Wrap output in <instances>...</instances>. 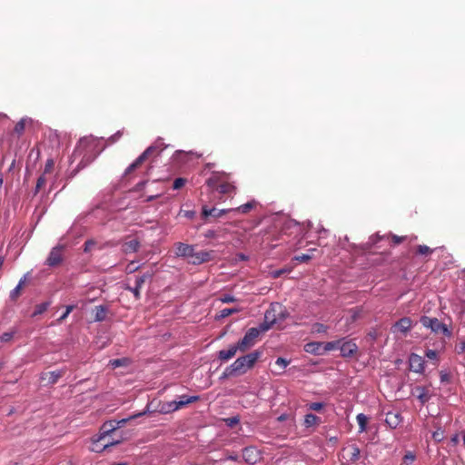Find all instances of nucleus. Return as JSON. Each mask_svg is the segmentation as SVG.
I'll return each instance as SVG.
<instances>
[{
  "mask_svg": "<svg viewBox=\"0 0 465 465\" xmlns=\"http://www.w3.org/2000/svg\"><path fill=\"white\" fill-rule=\"evenodd\" d=\"M230 174L224 172H213L206 180L205 184L211 192L232 197L236 193L237 187L229 181Z\"/></svg>",
  "mask_w": 465,
  "mask_h": 465,
  "instance_id": "1",
  "label": "nucleus"
},
{
  "mask_svg": "<svg viewBox=\"0 0 465 465\" xmlns=\"http://www.w3.org/2000/svg\"><path fill=\"white\" fill-rule=\"evenodd\" d=\"M261 356V352L255 351L242 357L238 358L232 364L226 368L224 375H234L245 373L252 368Z\"/></svg>",
  "mask_w": 465,
  "mask_h": 465,
  "instance_id": "2",
  "label": "nucleus"
},
{
  "mask_svg": "<svg viewBox=\"0 0 465 465\" xmlns=\"http://www.w3.org/2000/svg\"><path fill=\"white\" fill-rule=\"evenodd\" d=\"M125 422V419L121 420H107L101 426L97 441H103L104 449L117 445L123 441L124 439L122 436L112 440H107V437L111 433H114Z\"/></svg>",
  "mask_w": 465,
  "mask_h": 465,
  "instance_id": "3",
  "label": "nucleus"
},
{
  "mask_svg": "<svg viewBox=\"0 0 465 465\" xmlns=\"http://www.w3.org/2000/svg\"><path fill=\"white\" fill-rule=\"evenodd\" d=\"M420 322L424 327L430 329L433 332L442 333L449 338L451 336V331L449 330L447 325L437 318L422 316L420 318Z\"/></svg>",
  "mask_w": 465,
  "mask_h": 465,
  "instance_id": "4",
  "label": "nucleus"
},
{
  "mask_svg": "<svg viewBox=\"0 0 465 465\" xmlns=\"http://www.w3.org/2000/svg\"><path fill=\"white\" fill-rule=\"evenodd\" d=\"M260 335V330L258 328H250L243 338L240 340L237 343L240 346L241 351H245L251 347H252L258 336Z\"/></svg>",
  "mask_w": 465,
  "mask_h": 465,
  "instance_id": "5",
  "label": "nucleus"
},
{
  "mask_svg": "<svg viewBox=\"0 0 465 465\" xmlns=\"http://www.w3.org/2000/svg\"><path fill=\"white\" fill-rule=\"evenodd\" d=\"M157 151V148L154 146H149L141 155H139L135 161L131 163L125 170L124 175L127 176L131 174L134 171L140 168L141 165L155 152Z\"/></svg>",
  "mask_w": 465,
  "mask_h": 465,
  "instance_id": "6",
  "label": "nucleus"
},
{
  "mask_svg": "<svg viewBox=\"0 0 465 465\" xmlns=\"http://www.w3.org/2000/svg\"><path fill=\"white\" fill-rule=\"evenodd\" d=\"M242 458L246 463L254 465L262 460V454L256 447L248 446L242 450Z\"/></svg>",
  "mask_w": 465,
  "mask_h": 465,
  "instance_id": "7",
  "label": "nucleus"
},
{
  "mask_svg": "<svg viewBox=\"0 0 465 465\" xmlns=\"http://www.w3.org/2000/svg\"><path fill=\"white\" fill-rule=\"evenodd\" d=\"M63 252H64L63 245H58V246L54 247L51 250L49 256L46 260V264L51 267L59 265L63 262V259H64Z\"/></svg>",
  "mask_w": 465,
  "mask_h": 465,
  "instance_id": "8",
  "label": "nucleus"
},
{
  "mask_svg": "<svg viewBox=\"0 0 465 465\" xmlns=\"http://www.w3.org/2000/svg\"><path fill=\"white\" fill-rule=\"evenodd\" d=\"M213 257V251H200L193 252L192 258L189 261L193 265H199L207 262H210Z\"/></svg>",
  "mask_w": 465,
  "mask_h": 465,
  "instance_id": "9",
  "label": "nucleus"
},
{
  "mask_svg": "<svg viewBox=\"0 0 465 465\" xmlns=\"http://www.w3.org/2000/svg\"><path fill=\"white\" fill-rule=\"evenodd\" d=\"M410 370L416 373L424 371L425 361L423 358L416 353H411L409 357Z\"/></svg>",
  "mask_w": 465,
  "mask_h": 465,
  "instance_id": "10",
  "label": "nucleus"
},
{
  "mask_svg": "<svg viewBox=\"0 0 465 465\" xmlns=\"http://www.w3.org/2000/svg\"><path fill=\"white\" fill-rule=\"evenodd\" d=\"M411 320L409 317H403L396 322L391 330L393 332L401 331L402 333H407L411 328Z\"/></svg>",
  "mask_w": 465,
  "mask_h": 465,
  "instance_id": "11",
  "label": "nucleus"
},
{
  "mask_svg": "<svg viewBox=\"0 0 465 465\" xmlns=\"http://www.w3.org/2000/svg\"><path fill=\"white\" fill-rule=\"evenodd\" d=\"M194 247L183 242H177L175 244V254L179 257L192 258Z\"/></svg>",
  "mask_w": 465,
  "mask_h": 465,
  "instance_id": "12",
  "label": "nucleus"
},
{
  "mask_svg": "<svg viewBox=\"0 0 465 465\" xmlns=\"http://www.w3.org/2000/svg\"><path fill=\"white\" fill-rule=\"evenodd\" d=\"M357 349L358 347L356 343L352 342L351 341H343L341 344H340L341 354L342 357H352L356 353Z\"/></svg>",
  "mask_w": 465,
  "mask_h": 465,
  "instance_id": "13",
  "label": "nucleus"
},
{
  "mask_svg": "<svg viewBox=\"0 0 465 465\" xmlns=\"http://www.w3.org/2000/svg\"><path fill=\"white\" fill-rule=\"evenodd\" d=\"M140 248V242L136 238L126 240L122 244V252L125 254L136 252Z\"/></svg>",
  "mask_w": 465,
  "mask_h": 465,
  "instance_id": "14",
  "label": "nucleus"
},
{
  "mask_svg": "<svg viewBox=\"0 0 465 465\" xmlns=\"http://www.w3.org/2000/svg\"><path fill=\"white\" fill-rule=\"evenodd\" d=\"M229 212H232V209H222V210H217L216 208L209 209L206 205H203V209H202V215L203 217H208V216L221 217Z\"/></svg>",
  "mask_w": 465,
  "mask_h": 465,
  "instance_id": "15",
  "label": "nucleus"
},
{
  "mask_svg": "<svg viewBox=\"0 0 465 465\" xmlns=\"http://www.w3.org/2000/svg\"><path fill=\"white\" fill-rule=\"evenodd\" d=\"M64 370L49 371L46 373H43L41 376V380L44 381L47 379L49 384H55L58 381V380L64 375Z\"/></svg>",
  "mask_w": 465,
  "mask_h": 465,
  "instance_id": "16",
  "label": "nucleus"
},
{
  "mask_svg": "<svg viewBox=\"0 0 465 465\" xmlns=\"http://www.w3.org/2000/svg\"><path fill=\"white\" fill-rule=\"evenodd\" d=\"M402 420V418L399 412H387L385 422L392 429L397 428Z\"/></svg>",
  "mask_w": 465,
  "mask_h": 465,
  "instance_id": "17",
  "label": "nucleus"
},
{
  "mask_svg": "<svg viewBox=\"0 0 465 465\" xmlns=\"http://www.w3.org/2000/svg\"><path fill=\"white\" fill-rule=\"evenodd\" d=\"M323 349V342L320 341H312L308 342L304 345V351L309 353L316 354V355H322L324 351H322Z\"/></svg>",
  "mask_w": 465,
  "mask_h": 465,
  "instance_id": "18",
  "label": "nucleus"
},
{
  "mask_svg": "<svg viewBox=\"0 0 465 465\" xmlns=\"http://www.w3.org/2000/svg\"><path fill=\"white\" fill-rule=\"evenodd\" d=\"M31 123L32 120L30 118L24 117L20 119V121L16 123L12 134L15 135L17 138L21 137L25 133L26 124Z\"/></svg>",
  "mask_w": 465,
  "mask_h": 465,
  "instance_id": "19",
  "label": "nucleus"
},
{
  "mask_svg": "<svg viewBox=\"0 0 465 465\" xmlns=\"http://www.w3.org/2000/svg\"><path fill=\"white\" fill-rule=\"evenodd\" d=\"M237 351H240V346L238 343L235 345H231L227 350L220 351L218 357L221 361H228L236 354Z\"/></svg>",
  "mask_w": 465,
  "mask_h": 465,
  "instance_id": "20",
  "label": "nucleus"
},
{
  "mask_svg": "<svg viewBox=\"0 0 465 465\" xmlns=\"http://www.w3.org/2000/svg\"><path fill=\"white\" fill-rule=\"evenodd\" d=\"M276 307H280L279 304H272L271 307L265 312L264 319L270 322L272 324H274L277 321L276 316Z\"/></svg>",
  "mask_w": 465,
  "mask_h": 465,
  "instance_id": "21",
  "label": "nucleus"
},
{
  "mask_svg": "<svg viewBox=\"0 0 465 465\" xmlns=\"http://www.w3.org/2000/svg\"><path fill=\"white\" fill-rule=\"evenodd\" d=\"M257 205V202L252 200L244 204L240 205L237 208H233L232 212H239L241 213H248L251 210H252Z\"/></svg>",
  "mask_w": 465,
  "mask_h": 465,
  "instance_id": "22",
  "label": "nucleus"
},
{
  "mask_svg": "<svg viewBox=\"0 0 465 465\" xmlns=\"http://www.w3.org/2000/svg\"><path fill=\"white\" fill-rule=\"evenodd\" d=\"M94 320L96 322H103L106 318L107 308L105 306L100 305L96 306L94 310Z\"/></svg>",
  "mask_w": 465,
  "mask_h": 465,
  "instance_id": "23",
  "label": "nucleus"
},
{
  "mask_svg": "<svg viewBox=\"0 0 465 465\" xmlns=\"http://www.w3.org/2000/svg\"><path fill=\"white\" fill-rule=\"evenodd\" d=\"M356 420L359 425V432H365L367 430V424L369 420L368 417L363 413H360L357 415Z\"/></svg>",
  "mask_w": 465,
  "mask_h": 465,
  "instance_id": "24",
  "label": "nucleus"
},
{
  "mask_svg": "<svg viewBox=\"0 0 465 465\" xmlns=\"http://www.w3.org/2000/svg\"><path fill=\"white\" fill-rule=\"evenodd\" d=\"M199 399H200V397L195 395V396H191L189 398H186V401H181L180 400L175 401L173 409L180 410V409L187 406L190 403H193V402L199 401Z\"/></svg>",
  "mask_w": 465,
  "mask_h": 465,
  "instance_id": "25",
  "label": "nucleus"
},
{
  "mask_svg": "<svg viewBox=\"0 0 465 465\" xmlns=\"http://www.w3.org/2000/svg\"><path fill=\"white\" fill-rule=\"evenodd\" d=\"M25 282V278H23L19 281L17 286L10 292L11 300L15 301L20 296Z\"/></svg>",
  "mask_w": 465,
  "mask_h": 465,
  "instance_id": "26",
  "label": "nucleus"
},
{
  "mask_svg": "<svg viewBox=\"0 0 465 465\" xmlns=\"http://www.w3.org/2000/svg\"><path fill=\"white\" fill-rule=\"evenodd\" d=\"M320 420V418L312 413H308L304 417V425L306 427H312L316 425Z\"/></svg>",
  "mask_w": 465,
  "mask_h": 465,
  "instance_id": "27",
  "label": "nucleus"
},
{
  "mask_svg": "<svg viewBox=\"0 0 465 465\" xmlns=\"http://www.w3.org/2000/svg\"><path fill=\"white\" fill-rule=\"evenodd\" d=\"M350 460L352 462L357 461L361 457V450L360 448L353 444L350 446Z\"/></svg>",
  "mask_w": 465,
  "mask_h": 465,
  "instance_id": "28",
  "label": "nucleus"
},
{
  "mask_svg": "<svg viewBox=\"0 0 465 465\" xmlns=\"http://www.w3.org/2000/svg\"><path fill=\"white\" fill-rule=\"evenodd\" d=\"M238 312H239V309H236V308H232V309L225 308L219 312V313L215 316V319L216 320L223 319V318H226V317L230 316L231 314Z\"/></svg>",
  "mask_w": 465,
  "mask_h": 465,
  "instance_id": "29",
  "label": "nucleus"
},
{
  "mask_svg": "<svg viewBox=\"0 0 465 465\" xmlns=\"http://www.w3.org/2000/svg\"><path fill=\"white\" fill-rule=\"evenodd\" d=\"M129 363V360L127 358H121V359H114L111 360L109 361V364L112 366L113 369L121 367V366H126Z\"/></svg>",
  "mask_w": 465,
  "mask_h": 465,
  "instance_id": "30",
  "label": "nucleus"
},
{
  "mask_svg": "<svg viewBox=\"0 0 465 465\" xmlns=\"http://www.w3.org/2000/svg\"><path fill=\"white\" fill-rule=\"evenodd\" d=\"M341 342V341L323 342L322 351H324V353H325L326 351H330L335 350L337 348H340Z\"/></svg>",
  "mask_w": 465,
  "mask_h": 465,
  "instance_id": "31",
  "label": "nucleus"
},
{
  "mask_svg": "<svg viewBox=\"0 0 465 465\" xmlns=\"http://www.w3.org/2000/svg\"><path fill=\"white\" fill-rule=\"evenodd\" d=\"M416 460V455L412 451H407L403 456L402 462L404 465H412Z\"/></svg>",
  "mask_w": 465,
  "mask_h": 465,
  "instance_id": "32",
  "label": "nucleus"
},
{
  "mask_svg": "<svg viewBox=\"0 0 465 465\" xmlns=\"http://www.w3.org/2000/svg\"><path fill=\"white\" fill-rule=\"evenodd\" d=\"M433 252V250L428 247L427 245H418L417 246V253L420 255H430Z\"/></svg>",
  "mask_w": 465,
  "mask_h": 465,
  "instance_id": "33",
  "label": "nucleus"
},
{
  "mask_svg": "<svg viewBox=\"0 0 465 465\" xmlns=\"http://www.w3.org/2000/svg\"><path fill=\"white\" fill-rule=\"evenodd\" d=\"M153 277L152 273H144L143 275L137 277L135 280V283H137L138 288H142L146 280L151 279Z\"/></svg>",
  "mask_w": 465,
  "mask_h": 465,
  "instance_id": "34",
  "label": "nucleus"
},
{
  "mask_svg": "<svg viewBox=\"0 0 465 465\" xmlns=\"http://www.w3.org/2000/svg\"><path fill=\"white\" fill-rule=\"evenodd\" d=\"M175 401H168L163 404L162 411L164 413L172 412L177 411V409H173Z\"/></svg>",
  "mask_w": 465,
  "mask_h": 465,
  "instance_id": "35",
  "label": "nucleus"
},
{
  "mask_svg": "<svg viewBox=\"0 0 465 465\" xmlns=\"http://www.w3.org/2000/svg\"><path fill=\"white\" fill-rule=\"evenodd\" d=\"M49 307V302H42L35 306L34 315L44 313Z\"/></svg>",
  "mask_w": 465,
  "mask_h": 465,
  "instance_id": "36",
  "label": "nucleus"
},
{
  "mask_svg": "<svg viewBox=\"0 0 465 465\" xmlns=\"http://www.w3.org/2000/svg\"><path fill=\"white\" fill-rule=\"evenodd\" d=\"M432 439L437 441V442H440L443 440L444 439V430H442L440 428H439L438 430H436L433 433H432Z\"/></svg>",
  "mask_w": 465,
  "mask_h": 465,
  "instance_id": "37",
  "label": "nucleus"
},
{
  "mask_svg": "<svg viewBox=\"0 0 465 465\" xmlns=\"http://www.w3.org/2000/svg\"><path fill=\"white\" fill-rule=\"evenodd\" d=\"M328 330V327L322 323H315L312 326V331L317 333H325Z\"/></svg>",
  "mask_w": 465,
  "mask_h": 465,
  "instance_id": "38",
  "label": "nucleus"
},
{
  "mask_svg": "<svg viewBox=\"0 0 465 465\" xmlns=\"http://www.w3.org/2000/svg\"><path fill=\"white\" fill-rule=\"evenodd\" d=\"M289 363L290 361L282 357H279L275 361V365L278 366L281 371H283L289 365Z\"/></svg>",
  "mask_w": 465,
  "mask_h": 465,
  "instance_id": "39",
  "label": "nucleus"
},
{
  "mask_svg": "<svg viewBox=\"0 0 465 465\" xmlns=\"http://www.w3.org/2000/svg\"><path fill=\"white\" fill-rule=\"evenodd\" d=\"M186 183V179L179 177L173 181V189L179 190Z\"/></svg>",
  "mask_w": 465,
  "mask_h": 465,
  "instance_id": "40",
  "label": "nucleus"
},
{
  "mask_svg": "<svg viewBox=\"0 0 465 465\" xmlns=\"http://www.w3.org/2000/svg\"><path fill=\"white\" fill-rule=\"evenodd\" d=\"M96 244L94 240H87L84 244V252H90Z\"/></svg>",
  "mask_w": 465,
  "mask_h": 465,
  "instance_id": "41",
  "label": "nucleus"
},
{
  "mask_svg": "<svg viewBox=\"0 0 465 465\" xmlns=\"http://www.w3.org/2000/svg\"><path fill=\"white\" fill-rule=\"evenodd\" d=\"M224 421L228 427L232 428L240 422V419L238 416H234L225 419Z\"/></svg>",
  "mask_w": 465,
  "mask_h": 465,
  "instance_id": "42",
  "label": "nucleus"
},
{
  "mask_svg": "<svg viewBox=\"0 0 465 465\" xmlns=\"http://www.w3.org/2000/svg\"><path fill=\"white\" fill-rule=\"evenodd\" d=\"M125 289L130 291L131 292H133L136 300H139L141 298V289L142 288H138L137 283H135L134 287L127 286Z\"/></svg>",
  "mask_w": 465,
  "mask_h": 465,
  "instance_id": "43",
  "label": "nucleus"
},
{
  "mask_svg": "<svg viewBox=\"0 0 465 465\" xmlns=\"http://www.w3.org/2000/svg\"><path fill=\"white\" fill-rule=\"evenodd\" d=\"M46 183V180L45 178V174L43 173L38 179H37V182H36V186H35V193H37L41 188H43Z\"/></svg>",
  "mask_w": 465,
  "mask_h": 465,
  "instance_id": "44",
  "label": "nucleus"
},
{
  "mask_svg": "<svg viewBox=\"0 0 465 465\" xmlns=\"http://www.w3.org/2000/svg\"><path fill=\"white\" fill-rule=\"evenodd\" d=\"M54 166V162L53 159H48L45 165L44 174L50 173Z\"/></svg>",
  "mask_w": 465,
  "mask_h": 465,
  "instance_id": "45",
  "label": "nucleus"
},
{
  "mask_svg": "<svg viewBox=\"0 0 465 465\" xmlns=\"http://www.w3.org/2000/svg\"><path fill=\"white\" fill-rule=\"evenodd\" d=\"M417 391H420V393L418 395V398L420 400L422 403L426 402L429 400V396L424 388L418 387Z\"/></svg>",
  "mask_w": 465,
  "mask_h": 465,
  "instance_id": "46",
  "label": "nucleus"
},
{
  "mask_svg": "<svg viewBox=\"0 0 465 465\" xmlns=\"http://www.w3.org/2000/svg\"><path fill=\"white\" fill-rule=\"evenodd\" d=\"M450 374L445 371H441L440 372V379L442 383H449L450 382Z\"/></svg>",
  "mask_w": 465,
  "mask_h": 465,
  "instance_id": "47",
  "label": "nucleus"
},
{
  "mask_svg": "<svg viewBox=\"0 0 465 465\" xmlns=\"http://www.w3.org/2000/svg\"><path fill=\"white\" fill-rule=\"evenodd\" d=\"M74 309V305H68L66 306L65 312L60 316V318L57 320L59 322H62L64 320L67 318V316L70 314V312Z\"/></svg>",
  "mask_w": 465,
  "mask_h": 465,
  "instance_id": "48",
  "label": "nucleus"
},
{
  "mask_svg": "<svg viewBox=\"0 0 465 465\" xmlns=\"http://www.w3.org/2000/svg\"><path fill=\"white\" fill-rule=\"evenodd\" d=\"M273 324H272L270 322L266 321L264 319V322L260 324V327L258 328L260 330V333L262 331H267L272 327Z\"/></svg>",
  "mask_w": 465,
  "mask_h": 465,
  "instance_id": "49",
  "label": "nucleus"
},
{
  "mask_svg": "<svg viewBox=\"0 0 465 465\" xmlns=\"http://www.w3.org/2000/svg\"><path fill=\"white\" fill-rule=\"evenodd\" d=\"M324 404L322 402H312L309 405V410L314 411H320L322 410Z\"/></svg>",
  "mask_w": 465,
  "mask_h": 465,
  "instance_id": "50",
  "label": "nucleus"
},
{
  "mask_svg": "<svg viewBox=\"0 0 465 465\" xmlns=\"http://www.w3.org/2000/svg\"><path fill=\"white\" fill-rule=\"evenodd\" d=\"M220 301L223 303H229L235 302V298L230 294H223V296H221Z\"/></svg>",
  "mask_w": 465,
  "mask_h": 465,
  "instance_id": "51",
  "label": "nucleus"
},
{
  "mask_svg": "<svg viewBox=\"0 0 465 465\" xmlns=\"http://www.w3.org/2000/svg\"><path fill=\"white\" fill-rule=\"evenodd\" d=\"M455 351L457 353L461 354L465 352V341H461L455 346Z\"/></svg>",
  "mask_w": 465,
  "mask_h": 465,
  "instance_id": "52",
  "label": "nucleus"
},
{
  "mask_svg": "<svg viewBox=\"0 0 465 465\" xmlns=\"http://www.w3.org/2000/svg\"><path fill=\"white\" fill-rule=\"evenodd\" d=\"M311 259H312V257L310 255L303 254V253L294 257V260L297 262H306L310 261Z\"/></svg>",
  "mask_w": 465,
  "mask_h": 465,
  "instance_id": "53",
  "label": "nucleus"
},
{
  "mask_svg": "<svg viewBox=\"0 0 465 465\" xmlns=\"http://www.w3.org/2000/svg\"><path fill=\"white\" fill-rule=\"evenodd\" d=\"M425 355L430 360H437L438 359V352L434 350H427L425 352Z\"/></svg>",
  "mask_w": 465,
  "mask_h": 465,
  "instance_id": "54",
  "label": "nucleus"
},
{
  "mask_svg": "<svg viewBox=\"0 0 465 465\" xmlns=\"http://www.w3.org/2000/svg\"><path fill=\"white\" fill-rule=\"evenodd\" d=\"M405 240V236L391 235V241L394 244H400Z\"/></svg>",
  "mask_w": 465,
  "mask_h": 465,
  "instance_id": "55",
  "label": "nucleus"
},
{
  "mask_svg": "<svg viewBox=\"0 0 465 465\" xmlns=\"http://www.w3.org/2000/svg\"><path fill=\"white\" fill-rule=\"evenodd\" d=\"M13 335L10 332H5L1 335L2 341H8L12 339Z\"/></svg>",
  "mask_w": 465,
  "mask_h": 465,
  "instance_id": "56",
  "label": "nucleus"
},
{
  "mask_svg": "<svg viewBox=\"0 0 465 465\" xmlns=\"http://www.w3.org/2000/svg\"><path fill=\"white\" fill-rule=\"evenodd\" d=\"M450 442L453 446H456L459 443V434H455L450 438Z\"/></svg>",
  "mask_w": 465,
  "mask_h": 465,
  "instance_id": "57",
  "label": "nucleus"
},
{
  "mask_svg": "<svg viewBox=\"0 0 465 465\" xmlns=\"http://www.w3.org/2000/svg\"><path fill=\"white\" fill-rule=\"evenodd\" d=\"M288 272L287 270H278V271H274L272 272V275L274 278H278L280 277L282 274H283L284 272Z\"/></svg>",
  "mask_w": 465,
  "mask_h": 465,
  "instance_id": "58",
  "label": "nucleus"
},
{
  "mask_svg": "<svg viewBox=\"0 0 465 465\" xmlns=\"http://www.w3.org/2000/svg\"><path fill=\"white\" fill-rule=\"evenodd\" d=\"M225 460H232V461H239V457L238 455H228Z\"/></svg>",
  "mask_w": 465,
  "mask_h": 465,
  "instance_id": "59",
  "label": "nucleus"
},
{
  "mask_svg": "<svg viewBox=\"0 0 465 465\" xmlns=\"http://www.w3.org/2000/svg\"><path fill=\"white\" fill-rule=\"evenodd\" d=\"M134 262L129 263L128 266H127V270H129V272L136 271L138 269V267H134Z\"/></svg>",
  "mask_w": 465,
  "mask_h": 465,
  "instance_id": "60",
  "label": "nucleus"
},
{
  "mask_svg": "<svg viewBox=\"0 0 465 465\" xmlns=\"http://www.w3.org/2000/svg\"><path fill=\"white\" fill-rule=\"evenodd\" d=\"M190 396H187V395H182L180 396V401H186V398H189Z\"/></svg>",
  "mask_w": 465,
  "mask_h": 465,
  "instance_id": "61",
  "label": "nucleus"
},
{
  "mask_svg": "<svg viewBox=\"0 0 465 465\" xmlns=\"http://www.w3.org/2000/svg\"><path fill=\"white\" fill-rule=\"evenodd\" d=\"M4 257L3 256H0V269L2 268L3 264H4Z\"/></svg>",
  "mask_w": 465,
  "mask_h": 465,
  "instance_id": "62",
  "label": "nucleus"
},
{
  "mask_svg": "<svg viewBox=\"0 0 465 465\" xmlns=\"http://www.w3.org/2000/svg\"><path fill=\"white\" fill-rule=\"evenodd\" d=\"M86 141H87V138H83L80 140L79 143H80V144H82V143H85Z\"/></svg>",
  "mask_w": 465,
  "mask_h": 465,
  "instance_id": "63",
  "label": "nucleus"
},
{
  "mask_svg": "<svg viewBox=\"0 0 465 465\" xmlns=\"http://www.w3.org/2000/svg\"><path fill=\"white\" fill-rule=\"evenodd\" d=\"M114 465H126V463H115Z\"/></svg>",
  "mask_w": 465,
  "mask_h": 465,
  "instance_id": "64",
  "label": "nucleus"
}]
</instances>
